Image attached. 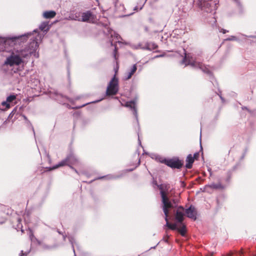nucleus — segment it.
<instances>
[{
  "label": "nucleus",
  "instance_id": "f3484780",
  "mask_svg": "<svg viewBox=\"0 0 256 256\" xmlns=\"http://www.w3.org/2000/svg\"><path fill=\"white\" fill-rule=\"evenodd\" d=\"M66 160L62 161L60 162L58 165L54 166L53 168H58L60 166H63L66 164Z\"/></svg>",
  "mask_w": 256,
  "mask_h": 256
},
{
  "label": "nucleus",
  "instance_id": "9b49d317",
  "mask_svg": "<svg viewBox=\"0 0 256 256\" xmlns=\"http://www.w3.org/2000/svg\"><path fill=\"white\" fill-rule=\"evenodd\" d=\"M56 14L54 11H46L44 12L43 16L46 18H54Z\"/></svg>",
  "mask_w": 256,
  "mask_h": 256
},
{
  "label": "nucleus",
  "instance_id": "20e7f679",
  "mask_svg": "<svg viewBox=\"0 0 256 256\" xmlns=\"http://www.w3.org/2000/svg\"><path fill=\"white\" fill-rule=\"evenodd\" d=\"M162 162H164L167 166L172 168H179L182 164L180 160L176 158L164 160V161H162Z\"/></svg>",
  "mask_w": 256,
  "mask_h": 256
},
{
  "label": "nucleus",
  "instance_id": "aec40b11",
  "mask_svg": "<svg viewBox=\"0 0 256 256\" xmlns=\"http://www.w3.org/2000/svg\"><path fill=\"white\" fill-rule=\"evenodd\" d=\"M34 56H35L36 57H38V54H34Z\"/></svg>",
  "mask_w": 256,
  "mask_h": 256
},
{
  "label": "nucleus",
  "instance_id": "39448f33",
  "mask_svg": "<svg viewBox=\"0 0 256 256\" xmlns=\"http://www.w3.org/2000/svg\"><path fill=\"white\" fill-rule=\"evenodd\" d=\"M22 60L19 56H12L6 59L5 64H9L10 66L14 65H19Z\"/></svg>",
  "mask_w": 256,
  "mask_h": 256
},
{
  "label": "nucleus",
  "instance_id": "a211bd4d",
  "mask_svg": "<svg viewBox=\"0 0 256 256\" xmlns=\"http://www.w3.org/2000/svg\"><path fill=\"white\" fill-rule=\"evenodd\" d=\"M37 34V31L34 30V32H33V33H32V34Z\"/></svg>",
  "mask_w": 256,
  "mask_h": 256
},
{
  "label": "nucleus",
  "instance_id": "412c9836",
  "mask_svg": "<svg viewBox=\"0 0 256 256\" xmlns=\"http://www.w3.org/2000/svg\"><path fill=\"white\" fill-rule=\"evenodd\" d=\"M2 40H3L0 38V42H2Z\"/></svg>",
  "mask_w": 256,
  "mask_h": 256
},
{
  "label": "nucleus",
  "instance_id": "7ed1b4c3",
  "mask_svg": "<svg viewBox=\"0 0 256 256\" xmlns=\"http://www.w3.org/2000/svg\"><path fill=\"white\" fill-rule=\"evenodd\" d=\"M118 80L115 76L111 80L106 89L108 95L116 94L118 92Z\"/></svg>",
  "mask_w": 256,
  "mask_h": 256
},
{
  "label": "nucleus",
  "instance_id": "f03ea898",
  "mask_svg": "<svg viewBox=\"0 0 256 256\" xmlns=\"http://www.w3.org/2000/svg\"><path fill=\"white\" fill-rule=\"evenodd\" d=\"M72 18L78 21L94 22V16L90 12L76 13V16Z\"/></svg>",
  "mask_w": 256,
  "mask_h": 256
},
{
  "label": "nucleus",
  "instance_id": "423d86ee",
  "mask_svg": "<svg viewBox=\"0 0 256 256\" xmlns=\"http://www.w3.org/2000/svg\"><path fill=\"white\" fill-rule=\"evenodd\" d=\"M42 38V36L40 34H38L35 40L31 43L32 48L30 50V54H32L34 52L36 51L38 47V40H40Z\"/></svg>",
  "mask_w": 256,
  "mask_h": 256
},
{
  "label": "nucleus",
  "instance_id": "6e6552de",
  "mask_svg": "<svg viewBox=\"0 0 256 256\" xmlns=\"http://www.w3.org/2000/svg\"><path fill=\"white\" fill-rule=\"evenodd\" d=\"M184 209L182 207H179L176 214V220L178 222H181L184 220Z\"/></svg>",
  "mask_w": 256,
  "mask_h": 256
},
{
  "label": "nucleus",
  "instance_id": "ddd939ff",
  "mask_svg": "<svg viewBox=\"0 0 256 256\" xmlns=\"http://www.w3.org/2000/svg\"><path fill=\"white\" fill-rule=\"evenodd\" d=\"M184 62H186V65L190 64L192 66H198L200 68H202L201 64L199 63L198 64L197 62H187L186 57L185 58V59L184 60Z\"/></svg>",
  "mask_w": 256,
  "mask_h": 256
},
{
  "label": "nucleus",
  "instance_id": "0eeeda50",
  "mask_svg": "<svg viewBox=\"0 0 256 256\" xmlns=\"http://www.w3.org/2000/svg\"><path fill=\"white\" fill-rule=\"evenodd\" d=\"M186 213L188 217L194 220L196 219V212L194 206H190L186 210Z\"/></svg>",
  "mask_w": 256,
  "mask_h": 256
},
{
  "label": "nucleus",
  "instance_id": "2eb2a0df",
  "mask_svg": "<svg viewBox=\"0 0 256 256\" xmlns=\"http://www.w3.org/2000/svg\"><path fill=\"white\" fill-rule=\"evenodd\" d=\"M125 106L134 109L135 103L134 102H128L126 104ZM134 112L136 113L135 110H134Z\"/></svg>",
  "mask_w": 256,
  "mask_h": 256
},
{
  "label": "nucleus",
  "instance_id": "4be33fe9",
  "mask_svg": "<svg viewBox=\"0 0 256 256\" xmlns=\"http://www.w3.org/2000/svg\"><path fill=\"white\" fill-rule=\"evenodd\" d=\"M16 38H11V39H13V38L16 39Z\"/></svg>",
  "mask_w": 256,
  "mask_h": 256
},
{
  "label": "nucleus",
  "instance_id": "f8f14e48",
  "mask_svg": "<svg viewBox=\"0 0 256 256\" xmlns=\"http://www.w3.org/2000/svg\"><path fill=\"white\" fill-rule=\"evenodd\" d=\"M12 104H10L6 100L3 102H2V107L0 108V110H6L8 108H10Z\"/></svg>",
  "mask_w": 256,
  "mask_h": 256
},
{
  "label": "nucleus",
  "instance_id": "6ab92c4d",
  "mask_svg": "<svg viewBox=\"0 0 256 256\" xmlns=\"http://www.w3.org/2000/svg\"><path fill=\"white\" fill-rule=\"evenodd\" d=\"M32 34L31 33H28L27 34H26V36H30Z\"/></svg>",
  "mask_w": 256,
  "mask_h": 256
},
{
  "label": "nucleus",
  "instance_id": "1a4fd4ad",
  "mask_svg": "<svg viewBox=\"0 0 256 256\" xmlns=\"http://www.w3.org/2000/svg\"><path fill=\"white\" fill-rule=\"evenodd\" d=\"M198 156V154L196 153L194 154V157L192 156V154H189L186 160V166L188 168H191L192 166V164L194 162V158H196Z\"/></svg>",
  "mask_w": 256,
  "mask_h": 256
},
{
  "label": "nucleus",
  "instance_id": "f257e3e1",
  "mask_svg": "<svg viewBox=\"0 0 256 256\" xmlns=\"http://www.w3.org/2000/svg\"><path fill=\"white\" fill-rule=\"evenodd\" d=\"M160 194L162 198V202L163 204L162 210L165 215V220L166 221V226L171 230H177L182 236H184L186 232V226L182 224L178 226L176 224H170L168 221V216L169 209L172 207L171 202L169 200L166 194L162 190H161Z\"/></svg>",
  "mask_w": 256,
  "mask_h": 256
},
{
  "label": "nucleus",
  "instance_id": "dca6fc26",
  "mask_svg": "<svg viewBox=\"0 0 256 256\" xmlns=\"http://www.w3.org/2000/svg\"><path fill=\"white\" fill-rule=\"evenodd\" d=\"M47 27H48V24H46V22H43L40 26V28L42 30H44Z\"/></svg>",
  "mask_w": 256,
  "mask_h": 256
},
{
  "label": "nucleus",
  "instance_id": "9d476101",
  "mask_svg": "<svg viewBox=\"0 0 256 256\" xmlns=\"http://www.w3.org/2000/svg\"><path fill=\"white\" fill-rule=\"evenodd\" d=\"M136 64H134L130 71L128 73L126 74V75L125 76V78H124V80H129L130 78L132 77V75L134 74L136 72Z\"/></svg>",
  "mask_w": 256,
  "mask_h": 256
},
{
  "label": "nucleus",
  "instance_id": "4468645a",
  "mask_svg": "<svg viewBox=\"0 0 256 256\" xmlns=\"http://www.w3.org/2000/svg\"><path fill=\"white\" fill-rule=\"evenodd\" d=\"M16 99V95H10L8 96L6 98V101L9 102L10 104H12V103L14 100Z\"/></svg>",
  "mask_w": 256,
  "mask_h": 256
},
{
  "label": "nucleus",
  "instance_id": "5701e85b",
  "mask_svg": "<svg viewBox=\"0 0 256 256\" xmlns=\"http://www.w3.org/2000/svg\"><path fill=\"white\" fill-rule=\"evenodd\" d=\"M117 71H118V68L116 70V72Z\"/></svg>",
  "mask_w": 256,
  "mask_h": 256
}]
</instances>
